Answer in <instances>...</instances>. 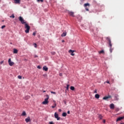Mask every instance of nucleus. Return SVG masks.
I'll list each match as a JSON object with an SVG mask.
<instances>
[{"mask_svg": "<svg viewBox=\"0 0 124 124\" xmlns=\"http://www.w3.org/2000/svg\"><path fill=\"white\" fill-rule=\"evenodd\" d=\"M108 98H111V95H108L107 96H105L103 98V99L104 100H107Z\"/></svg>", "mask_w": 124, "mask_h": 124, "instance_id": "6e6552de", "label": "nucleus"}, {"mask_svg": "<svg viewBox=\"0 0 124 124\" xmlns=\"http://www.w3.org/2000/svg\"><path fill=\"white\" fill-rule=\"evenodd\" d=\"M94 93H97V90H95L94 92Z\"/></svg>", "mask_w": 124, "mask_h": 124, "instance_id": "c9c22d12", "label": "nucleus"}, {"mask_svg": "<svg viewBox=\"0 0 124 124\" xmlns=\"http://www.w3.org/2000/svg\"><path fill=\"white\" fill-rule=\"evenodd\" d=\"M69 53H71V56H74V55H75L74 54V50H72L71 49L69 50Z\"/></svg>", "mask_w": 124, "mask_h": 124, "instance_id": "9b49d317", "label": "nucleus"}, {"mask_svg": "<svg viewBox=\"0 0 124 124\" xmlns=\"http://www.w3.org/2000/svg\"><path fill=\"white\" fill-rule=\"evenodd\" d=\"M8 62H9V65H10V66H12V65H14V62H11V59H10V58L8 60Z\"/></svg>", "mask_w": 124, "mask_h": 124, "instance_id": "0eeeda50", "label": "nucleus"}, {"mask_svg": "<svg viewBox=\"0 0 124 124\" xmlns=\"http://www.w3.org/2000/svg\"><path fill=\"white\" fill-rule=\"evenodd\" d=\"M62 42H64V40H62Z\"/></svg>", "mask_w": 124, "mask_h": 124, "instance_id": "09e8293b", "label": "nucleus"}, {"mask_svg": "<svg viewBox=\"0 0 124 124\" xmlns=\"http://www.w3.org/2000/svg\"><path fill=\"white\" fill-rule=\"evenodd\" d=\"M61 111H62V109H59V112H61Z\"/></svg>", "mask_w": 124, "mask_h": 124, "instance_id": "de8ad7c7", "label": "nucleus"}, {"mask_svg": "<svg viewBox=\"0 0 124 124\" xmlns=\"http://www.w3.org/2000/svg\"><path fill=\"white\" fill-rule=\"evenodd\" d=\"M1 29H4V28H5V25H3L1 26Z\"/></svg>", "mask_w": 124, "mask_h": 124, "instance_id": "473e14b6", "label": "nucleus"}, {"mask_svg": "<svg viewBox=\"0 0 124 124\" xmlns=\"http://www.w3.org/2000/svg\"><path fill=\"white\" fill-rule=\"evenodd\" d=\"M48 124H55V123L53 122V121H51V122H49Z\"/></svg>", "mask_w": 124, "mask_h": 124, "instance_id": "c756f323", "label": "nucleus"}, {"mask_svg": "<svg viewBox=\"0 0 124 124\" xmlns=\"http://www.w3.org/2000/svg\"><path fill=\"white\" fill-rule=\"evenodd\" d=\"M86 0H80V4L82 5L84 3V2Z\"/></svg>", "mask_w": 124, "mask_h": 124, "instance_id": "412c9836", "label": "nucleus"}, {"mask_svg": "<svg viewBox=\"0 0 124 124\" xmlns=\"http://www.w3.org/2000/svg\"><path fill=\"white\" fill-rule=\"evenodd\" d=\"M30 96L27 95L25 97V99H30Z\"/></svg>", "mask_w": 124, "mask_h": 124, "instance_id": "cd10ccee", "label": "nucleus"}, {"mask_svg": "<svg viewBox=\"0 0 124 124\" xmlns=\"http://www.w3.org/2000/svg\"><path fill=\"white\" fill-rule=\"evenodd\" d=\"M10 17V18H15V16H14V14H12Z\"/></svg>", "mask_w": 124, "mask_h": 124, "instance_id": "a878e982", "label": "nucleus"}, {"mask_svg": "<svg viewBox=\"0 0 124 124\" xmlns=\"http://www.w3.org/2000/svg\"><path fill=\"white\" fill-rule=\"evenodd\" d=\"M25 122L26 123H29V122H31V117H30V116H28V118H26Z\"/></svg>", "mask_w": 124, "mask_h": 124, "instance_id": "9d476101", "label": "nucleus"}, {"mask_svg": "<svg viewBox=\"0 0 124 124\" xmlns=\"http://www.w3.org/2000/svg\"><path fill=\"white\" fill-rule=\"evenodd\" d=\"M107 84H109V81H107Z\"/></svg>", "mask_w": 124, "mask_h": 124, "instance_id": "a18cd8bd", "label": "nucleus"}, {"mask_svg": "<svg viewBox=\"0 0 124 124\" xmlns=\"http://www.w3.org/2000/svg\"><path fill=\"white\" fill-rule=\"evenodd\" d=\"M35 34H36V33L35 32H33V35L34 36V35H35Z\"/></svg>", "mask_w": 124, "mask_h": 124, "instance_id": "37998d69", "label": "nucleus"}, {"mask_svg": "<svg viewBox=\"0 0 124 124\" xmlns=\"http://www.w3.org/2000/svg\"><path fill=\"white\" fill-rule=\"evenodd\" d=\"M46 98L45 99V100L44 102H42V104H44V105H46V104H48L49 102L48 101V99H49V95L46 94Z\"/></svg>", "mask_w": 124, "mask_h": 124, "instance_id": "f03ea898", "label": "nucleus"}, {"mask_svg": "<svg viewBox=\"0 0 124 124\" xmlns=\"http://www.w3.org/2000/svg\"><path fill=\"white\" fill-rule=\"evenodd\" d=\"M109 51H110V53H112V52L113 51V49L112 48V47H110Z\"/></svg>", "mask_w": 124, "mask_h": 124, "instance_id": "bb28decb", "label": "nucleus"}, {"mask_svg": "<svg viewBox=\"0 0 124 124\" xmlns=\"http://www.w3.org/2000/svg\"><path fill=\"white\" fill-rule=\"evenodd\" d=\"M59 75H60V76H62V74L60 73V74H59Z\"/></svg>", "mask_w": 124, "mask_h": 124, "instance_id": "c03bdc74", "label": "nucleus"}, {"mask_svg": "<svg viewBox=\"0 0 124 124\" xmlns=\"http://www.w3.org/2000/svg\"><path fill=\"white\" fill-rule=\"evenodd\" d=\"M103 123L104 124H105V123H106V121H105V120H103Z\"/></svg>", "mask_w": 124, "mask_h": 124, "instance_id": "ea45409f", "label": "nucleus"}, {"mask_svg": "<svg viewBox=\"0 0 124 124\" xmlns=\"http://www.w3.org/2000/svg\"><path fill=\"white\" fill-rule=\"evenodd\" d=\"M4 62V61H2L1 62H0V64H2V63H3Z\"/></svg>", "mask_w": 124, "mask_h": 124, "instance_id": "72a5a7b5", "label": "nucleus"}, {"mask_svg": "<svg viewBox=\"0 0 124 124\" xmlns=\"http://www.w3.org/2000/svg\"><path fill=\"white\" fill-rule=\"evenodd\" d=\"M99 97H100L99 94H96L95 95V98H97V99H98V98H99Z\"/></svg>", "mask_w": 124, "mask_h": 124, "instance_id": "dca6fc26", "label": "nucleus"}, {"mask_svg": "<svg viewBox=\"0 0 124 124\" xmlns=\"http://www.w3.org/2000/svg\"><path fill=\"white\" fill-rule=\"evenodd\" d=\"M122 124V123H121V124Z\"/></svg>", "mask_w": 124, "mask_h": 124, "instance_id": "3c124183", "label": "nucleus"}, {"mask_svg": "<svg viewBox=\"0 0 124 124\" xmlns=\"http://www.w3.org/2000/svg\"><path fill=\"white\" fill-rule=\"evenodd\" d=\"M62 37H64V36H66V32H63L62 34L61 35Z\"/></svg>", "mask_w": 124, "mask_h": 124, "instance_id": "2eb2a0df", "label": "nucleus"}, {"mask_svg": "<svg viewBox=\"0 0 124 124\" xmlns=\"http://www.w3.org/2000/svg\"><path fill=\"white\" fill-rule=\"evenodd\" d=\"M123 119H124V116L119 117L117 118L116 122H119L120 121H122V120H123Z\"/></svg>", "mask_w": 124, "mask_h": 124, "instance_id": "f8f14e48", "label": "nucleus"}, {"mask_svg": "<svg viewBox=\"0 0 124 124\" xmlns=\"http://www.w3.org/2000/svg\"><path fill=\"white\" fill-rule=\"evenodd\" d=\"M110 108L111 109H114L115 108V105L114 104H111L110 105Z\"/></svg>", "mask_w": 124, "mask_h": 124, "instance_id": "4468645a", "label": "nucleus"}, {"mask_svg": "<svg viewBox=\"0 0 124 124\" xmlns=\"http://www.w3.org/2000/svg\"><path fill=\"white\" fill-rule=\"evenodd\" d=\"M37 68H38L39 69H40L41 68V67H40V66H38Z\"/></svg>", "mask_w": 124, "mask_h": 124, "instance_id": "58836bf2", "label": "nucleus"}, {"mask_svg": "<svg viewBox=\"0 0 124 124\" xmlns=\"http://www.w3.org/2000/svg\"><path fill=\"white\" fill-rule=\"evenodd\" d=\"M54 117L55 119H57V121H60L61 119V117H59V114L57 112L54 113Z\"/></svg>", "mask_w": 124, "mask_h": 124, "instance_id": "39448f33", "label": "nucleus"}, {"mask_svg": "<svg viewBox=\"0 0 124 124\" xmlns=\"http://www.w3.org/2000/svg\"><path fill=\"white\" fill-rule=\"evenodd\" d=\"M34 57V58H38V56H37V55H35Z\"/></svg>", "mask_w": 124, "mask_h": 124, "instance_id": "4c0bfd02", "label": "nucleus"}, {"mask_svg": "<svg viewBox=\"0 0 124 124\" xmlns=\"http://www.w3.org/2000/svg\"><path fill=\"white\" fill-rule=\"evenodd\" d=\"M27 115V113H26V111H23L22 113L21 114V116H26Z\"/></svg>", "mask_w": 124, "mask_h": 124, "instance_id": "4be33fe9", "label": "nucleus"}, {"mask_svg": "<svg viewBox=\"0 0 124 124\" xmlns=\"http://www.w3.org/2000/svg\"><path fill=\"white\" fill-rule=\"evenodd\" d=\"M14 54H17L18 53V50L16 49H14Z\"/></svg>", "mask_w": 124, "mask_h": 124, "instance_id": "aec40b11", "label": "nucleus"}, {"mask_svg": "<svg viewBox=\"0 0 124 124\" xmlns=\"http://www.w3.org/2000/svg\"><path fill=\"white\" fill-rule=\"evenodd\" d=\"M43 70H44L45 71H48V67H47V66H44L43 67Z\"/></svg>", "mask_w": 124, "mask_h": 124, "instance_id": "ddd939ff", "label": "nucleus"}, {"mask_svg": "<svg viewBox=\"0 0 124 124\" xmlns=\"http://www.w3.org/2000/svg\"><path fill=\"white\" fill-rule=\"evenodd\" d=\"M15 3L16 4L20 3V0H15Z\"/></svg>", "mask_w": 124, "mask_h": 124, "instance_id": "6ab92c4d", "label": "nucleus"}, {"mask_svg": "<svg viewBox=\"0 0 124 124\" xmlns=\"http://www.w3.org/2000/svg\"><path fill=\"white\" fill-rule=\"evenodd\" d=\"M37 1H41V2H43V0H37Z\"/></svg>", "mask_w": 124, "mask_h": 124, "instance_id": "e433bc0d", "label": "nucleus"}, {"mask_svg": "<svg viewBox=\"0 0 124 124\" xmlns=\"http://www.w3.org/2000/svg\"><path fill=\"white\" fill-rule=\"evenodd\" d=\"M68 14H69L70 16H72V17H74V13L73 12L69 11V12H68Z\"/></svg>", "mask_w": 124, "mask_h": 124, "instance_id": "1a4fd4ad", "label": "nucleus"}, {"mask_svg": "<svg viewBox=\"0 0 124 124\" xmlns=\"http://www.w3.org/2000/svg\"><path fill=\"white\" fill-rule=\"evenodd\" d=\"M57 106V104H55L54 106H52L51 107L52 108H55Z\"/></svg>", "mask_w": 124, "mask_h": 124, "instance_id": "c85d7f7f", "label": "nucleus"}, {"mask_svg": "<svg viewBox=\"0 0 124 124\" xmlns=\"http://www.w3.org/2000/svg\"><path fill=\"white\" fill-rule=\"evenodd\" d=\"M64 103L66 105V101H64Z\"/></svg>", "mask_w": 124, "mask_h": 124, "instance_id": "49530a36", "label": "nucleus"}, {"mask_svg": "<svg viewBox=\"0 0 124 124\" xmlns=\"http://www.w3.org/2000/svg\"><path fill=\"white\" fill-rule=\"evenodd\" d=\"M69 88V84H67V86L66 87V91H68V89Z\"/></svg>", "mask_w": 124, "mask_h": 124, "instance_id": "b1692460", "label": "nucleus"}, {"mask_svg": "<svg viewBox=\"0 0 124 124\" xmlns=\"http://www.w3.org/2000/svg\"><path fill=\"white\" fill-rule=\"evenodd\" d=\"M17 78H18V79H21L22 78V76H18Z\"/></svg>", "mask_w": 124, "mask_h": 124, "instance_id": "7c9ffc66", "label": "nucleus"}, {"mask_svg": "<svg viewBox=\"0 0 124 124\" xmlns=\"http://www.w3.org/2000/svg\"><path fill=\"white\" fill-rule=\"evenodd\" d=\"M67 113L66 112H63L62 114V117H66Z\"/></svg>", "mask_w": 124, "mask_h": 124, "instance_id": "f3484780", "label": "nucleus"}, {"mask_svg": "<svg viewBox=\"0 0 124 124\" xmlns=\"http://www.w3.org/2000/svg\"><path fill=\"white\" fill-rule=\"evenodd\" d=\"M98 118H99V120H102V118H103V116L101 114H99Z\"/></svg>", "mask_w": 124, "mask_h": 124, "instance_id": "a211bd4d", "label": "nucleus"}, {"mask_svg": "<svg viewBox=\"0 0 124 124\" xmlns=\"http://www.w3.org/2000/svg\"><path fill=\"white\" fill-rule=\"evenodd\" d=\"M45 92H46V91H43V93H45Z\"/></svg>", "mask_w": 124, "mask_h": 124, "instance_id": "8fccbe9b", "label": "nucleus"}, {"mask_svg": "<svg viewBox=\"0 0 124 124\" xmlns=\"http://www.w3.org/2000/svg\"><path fill=\"white\" fill-rule=\"evenodd\" d=\"M51 54H52V55H55V54H56V53L55 52H52Z\"/></svg>", "mask_w": 124, "mask_h": 124, "instance_id": "a19ab883", "label": "nucleus"}, {"mask_svg": "<svg viewBox=\"0 0 124 124\" xmlns=\"http://www.w3.org/2000/svg\"><path fill=\"white\" fill-rule=\"evenodd\" d=\"M51 93H53V94H56V92H54L53 91L50 92Z\"/></svg>", "mask_w": 124, "mask_h": 124, "instance_id": "2f4dec72", "label": "nucleus"}, {"mask_svg": "<svg viewBox=\"0 0 124 124\" xmlns=\"http://www.w3.org/2000/svg\"><path fill=\"white\" fill-rule=\"evenodd\" d=\"M67 114H70V111L68 110V111H67Z\"/></svg>", "mask_w": 124, "mask_h": 124, "instance_id": "79ce46f5", "label": "nucleus"}, {"mask_svg": "<svg viewBox=\"0 0 124 124\" xmlns=\"http://www.w3.org/2000/svg\"><path fill=\"white\" fill-rule=\"evenodd\" d=\"M37 46V45H36V44H34V47H35V48H36Z\"/></svg>", "mask_w": 124, "mask_h": 124, "instance_id": "f704fd0d", "label": "nucleus"}, {"mask_svg": "<svg viewBox=\"0 0 124 124\" xmlns=\"http://www.w3.org/2000/svg\"><path fill=\"white\" fill-rule=\"evenodd\" d=\"M19 20L21 22V24L24 25V24H26L27 23L25 21V20H24V18L22 16L19 17Z\"/></svg>", "mask_w": 124, "mask_h": 124, "instance_id": "20e7f679", "label": "nucleus"}, {"mask_svg": "<svg viewBox=\"0 0 124 124\" xmlns=\"http://www.w3.org/2000/svg\"><path fill=\"white\" fill-rule=\"evenodd\" d=\"M90 3H85L83 5L86 11H89V8H90Z\"/></svg>", "mask_w": 124, "mask_h": 124, "instance_id": "7ed1b4c3", "label": "nucleus"}, {"mask_svg": "<svg viewBox=\"0 0 124 124\" xmlns=\"http://www.w3.org/2000/svg\"><path fill=\"white\" fill-rule=\"evenodd\" d=\"M25 29H26V30L25 31V32L26 33H29L30 32V30L31 29V27L27 24H25Z\"/></svg>", "mask_w": 124, "mask_h": 124, "instance_id": "f257e3e1", "label": "nucleus"}, {"mask_svg": "<svg viewBox=\"0 0 124 124\" xmlns=\"http://www.w3.org/2000/svg\"><path fill=\"white\" fill-rule=\"evenodd\" d=\"M106 39L107 40H108V41L109 47H112V43L111 42V39H110V38L107 37Z\"/></svg>", "mask_w": 124, "mask_h": 124, "instance_id": "423d86ee", "label": "nucleus"}, {"mask_svg": "<svg viewBox=\"0 0 124 124\" xmlns=\"http://www.w3.org/2000/svg\"><path fill=\"white\" fill-rule=\"evenodd\" d=\"M103 53H104V50H102L99 51V54H102Z\"/></svg>", "mask_w": 124, "mask_h": 124, "instance_id": "393cba45", "label": "nucleus"}, {"mask_svg": "<svg viewBox=\"0 0 124 124\" xmlns=\"http://www.w3.org/2000/svg\"><path fill=\"white\" fill-rule=\"evenodd\" d=\"M70 90H71V91H74V90H75V88L74 86H71Z\"/></svg>", "mask_w": 124, "mask_h": 124, "instance_id": "5701e85b", "label": "nucleus"}]
</instances>
